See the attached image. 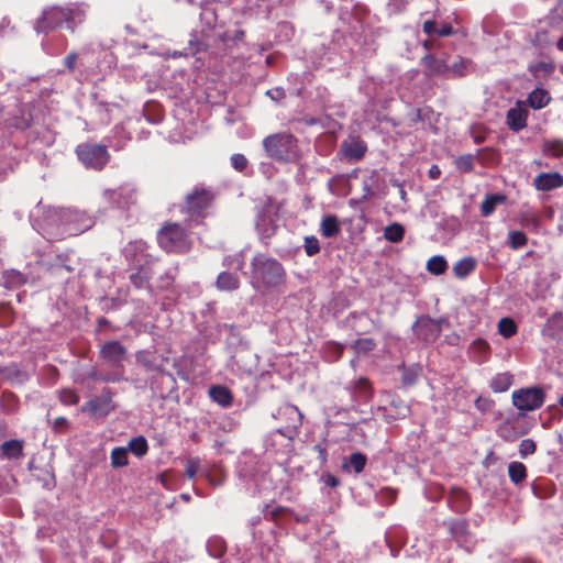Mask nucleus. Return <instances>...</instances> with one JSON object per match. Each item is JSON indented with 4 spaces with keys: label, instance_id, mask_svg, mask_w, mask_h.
Masks as SVG:
<instances>
[{
    "label": "nucleus",
    "instance_id": "obj_37",
    "mask_svg": "<svg viewBox=\"0 0 563 563\" xmlns=\"http://www.w3.org/2000/svg\"><path fill=\"white\" fill-rule=\"evenodd\" d=\"M0 375L10 382H22L26 377L15 364L0 366Z\"/></svg>",
    "mask_w": 563,
    "mask_h": 563
},
{
    "label": "nucleus",
    "instance_id": "obj_4",
    "mask_svg": "<svg viewBox=\"0 0 563 563\" xmlns=\"http://www.w3.org/2000/svg\"><path fill=\"white\" fill-rule=\"evenodd\" d=\"M214 198V192L206 187H195L185 196L180 212L187 217L188 227L202 223Z\"/></svg>",
    "mask_w": 563,
    "mask_h": 563
},
{
    "label": "nucleus",
    "instance_id": "obj_20",
    "mask_svg": "<svg viewBox=\"0 0 563 563\" xmlns=\"http://www.w3.org/2000/svg\"><path fill=\"white\" fill-rule=\"evenodd\" d=\"M543 333L551 339H556L563 333V312L556 311L551 314L543 328Z\"/></svg>",
    "mask_w": 563,
    "mask_h": 563
},
{
    "label": "nucleus",
    "instance_id": "obj_61",
    "mask_svg": "<svg viewBox=\"0 0 563 563\" xmlns=\"http://www.w3.org/2000/svg\"><path fill=\"white\" fill-rule=\"evenodd\" d=\"M266 95L274 101L282 100L286 97L285 90L282 87H276L266 91Z\"/></svg>",
    "mask_w": 563,
    "mask_h": 563
},
{
    "label": "nucleus",
    "instance_id": "obj_33",
    "mask_svg": "<svg viewBox=\"0 0 563 563\" xmlns=\"http://www.w3.org/2000/svg\"><path fill=\"white\" fill-rule=\"evenodd\" d=\"M405 229L400 223H391L384 230V238L393 243H398L404 240Z\"/></svg>",
    "mask_w": 563,
    "mask_h": 563
},
{
    "label": "nucleus",
    "instance_id": "obj_55",
    "mask_svg": "<svg viewBox=\"0 0 563 563\" xmlns=\"http://www.w3.org/2000/svg\"><path fill=\"white\" fill-rule=\"evenodd\" d=\"M419 373L416 368H406L401 376V382L406 386L413 385L418 379Z\"/></svg>",
    "mask_w": 563,
    "mask_h": 563
},
{
    "label": "nucleus",
    "instance_id": "obj_5",
    "mask_svg": "<svg viewBox=\"0 0 563 563\" xmlns=\"http://www.w3.org/2000/svg\"><path fill=\"white\" fill-rule=\"evenodd\" d=\"M263 147L267 156L277 162L288 163L297 158L298 141L290 133L280 132L266 136Z\"/></svg>",
    "mask_w": 563,
    "mask_h": 563
},
{
    "label": "nucleus",
    "instance_id": "obj_23",
    "mask_svg": "<svg viewBox=\"0 0 563 563\" xmlns=\"http://www.w3.org/2000/svg\"><path fill=\"white\" fill-rule=\"evenodd\" d=\"M444 525L448 526L451 537L456 542L466 541L468 536V523L465 519H452L444 522Z\"/></svg>",
    "mask_w": 563,
    "mask_h": 563
},
{
    "label": "nucleus",
    "instance_id": "obj_45",
    "mask_svg": "<svg viewBox=\"0 0 563 563\" xmlns=\"http://www.w3.org/2000/svg\"><path fill=\"white\" fill-rule=\"evenodd\" d=\"M58 399L65 406H74L79 402V395L70 388H64L58 391Z\"/></svg>",
    "mask_w": 563,
    "mask_h": 563
},
{
    "label": "nucleus",
    "instance_id": "obj_11",
    "mask_svg": "<svg viewBox=\"0 0 563 563\" xmlns=\"http://www.w3.org/2000/svg\"><path fill=\"white\" fill-rule=\"evenodd\" d=\"M126 354V347L117 340L106 342L100 349V357L114 367H123Z\"/></svg>",
    "mask_w": 563,
    "mask_h": 563
},
{
    "label": "nucleus",
    "instance_id": "obj_7",
    "mask_svg": "<svg viewBox=\"0 0 563 563\" xmlns=\"http://www.w3.org/2000/svg\"><path fill=\"white\" fill-rule=\"evenodd\" d=\"M109 203L123 211H131L140 206V190L132 185H122L104 192Z\"/></svg>",
    "mask_w": 563,
    "mask_h": 563
},
{
    "label": "nucleus",
    "instance_id": "obj_43",
    "mask_svg": "<svg viewBox=\"0 0 563 563\" xmlns=\"http://www.w3.org/2000/svg\"><path fill=\"white\" fill-rule=\"evenodd\" d=\"M355 391L360 397L369 399L373 396L372 383L365 377L358 378V380L355 383Z\"/></svg>",
    "mask_w": 563,
    "mask_h": 563
},
{
    "label": "nucleus",
    "instance_id": "obj_50",
    "mask_svg": "<svg viewBox=\"0 0 563 563\" xmlns=\"http://www.w3.org/2000/svg\"><path fill=\"white\" fill-rule=\"evenodd\" d=\"M303 247L308 256H313L320 252L319 240L314 235L306 236Z\"/></svg>",
    "mask_w": 563,
    "mask_h": 563
},
{
    "label": "nucleus",
    "instance_id": "obj_57",
    "mask_svg": "<svg viewBox=\"0 0 563 563\" xmlns=\"http://www.w3.org/2000/svg\"><path fill=\"white\" fill-rule=\"evenodd\" d=\"M90 377L93 379H98V380H102V382H107V383H118L123 379V376L120 373H113V374L99 376L96 372H93L90 374Z\"/></svg>",
    "mask_w": 563,
    "mask_h": 563
},
{
    "label": "nucleus",
    "instance_id": "obj_51",
    "mask_svg": "<svg viewBox=\"0 0 563 563\" xmlns=\"http://www.w3.org/2000/svg\"><path fill=\"white\" fill-rule=\"evenodd\" d=\"M200 468V460L198 457H189L186 461L185 474L189 479L196 477Z\"/></svg>",
    "mask_w": 563,
    "mask_h": 563
},
{
    "label": "nucleus",
    "instance_id": "obj_40",
    "mask_svg": "<svg viewBox=\"0 0 563 563\" xmlns=\"http://www.w3.org/2000/svg\"><path fill=\"white\" fill-rule=\"evenodd\" d=\"M518 331V327L516 322L510 318H503L498 322V332L504 338H511L514 336Z\"/></svg>",
    "mask_w": 563,
    "mask_h": 563
},
{
    "label": "nucleus",
    "instance_id": "obj_2",
    "mask_svg": "<svg viewBox=\"0 0 563 563\" xmlns=\"http://www.w3.org/2000/svg\"><path fill=\"white\" fill-rule=\"evenodd\" d=\"M251 273L253 288L262 292L277 290L284 285L286 278L282 263L264 253H258L252 258Z\"/></svg>",
    "mask_w": 563,
    "mask_h": 563
},
{
    "label": "nucleus",
    "instance_id": "obj_38",
    "mask_svg": "<svg viewBox=\"0 0 563 563\" xmlns=\"http://www.w3.org/2000/svg\"><path fill=\"white\" fill-rule=\"evenodd\" d=\"M454 165L462 173H471L474 170L475 156L472 154H463L455 158Z\"/></svg>",
    "mask_w": 563,
    "mask_h": 563
},
{
    "label": "nucleus",
    "instance_id": "obj_49",
    "mask_svg": "<svg viewBox=\"0 0 563 563\" xmlns=\"http://www.w3.org/2000/svg\"><path fill=\"white\" fill-rule=\"evenodd\" d=\"M106 405H107V401H104V400H102L100 398H95V399H91V400L87 401L81 407V411L82 412H89L90 415H97L101 410H103Z\"/></svg>",
    "mask_w": 563,
    "mask_h": 563
},
{
    "label": "nucleus",
    "instance_id": "obj_46",
    "mask_svg": "<svg viewBox=\"0 0 563 563\" xmlns=\"http://www.w3.org/2000/svg\"><path fill=\"white\" fill-rule=\"evenodd\" d=\"M150 278V274L145 272L143 268H141L137 272L130 275V283L136 289H142L148 284Z\"/></svg>",
    "mask_w": 563,
    "mask_h": 563
},
{
    "label": "nucleus",
    "instance_id": "obj_6",
    "mask_svg": "<svg viewBox=\"0 0 563 563\" xmlns=\"http://www.w3.org/2000/svg\"><path fill=\"white\" fill-rule=\"evenodd\" d=\"M78 159L87 168L101 170L108 164L110 154L104 145L81 143L75 148Z\"/></svg>",
    "mask_w": 563,
    "mask_h": 563
},
{
    "label": "nucleus",
    "instance_id": "obj_26",
    "mask_svg": "<svg viewBox=\"0 0 563 563\" xmlns=\"http://www.w3.org/2000/svg\"><path fill=\"white\" fill-rule=\"evenodd\" d=\"M550 100L551 98L549 92L542 88H536L532 90L527 99L529 106L536 110L547 107Z\"/></svg>",
    "mask_w": 563,
    "mask_h": 563
},
{
    "label": "nucleus",
    "instance_id": "obj_63",
    "mask_svg": "<svg viewBox=\"0 0 563 563\" xmlns=\"http://www.w3.org/2000/svg\"><path fill=\"white\" fill-rule=\"evenodd\" d=\"M288 511V508L286 507H283V506H278L276 508H274L271 514H269V517H271V520L273 521H277L279 519V517L284 514Z\"/></svg>",
    "mask_w": 563,
    "mask_h": 563
},
{
    "label": "nucleus",
    "instance_id": "obj_59",
    "mask_svg": "<svg viewBox=\"0 0 563 563\" xmlns=\"http://www.w3.org/2000/svg\"><path fill=\"white\" fill-rule=\"evenodd\" d=\"M313 451L318 454V460L321 465L325 464L328 461V451L327 446L322 443H317L313 446Z\"/></svg>",
    "mask_w": 563,
    "mask_h": 563
},
{
    "label": "nucleus",
    "instance_id": "obj_19",
    "mask_svg": "<svg viewBox=\"0 0 563 563\" xmlns=\"http://www.w3.org/2000/svg\"><path fill=\"white\" fill-rule=\"evenodd\" d=\"M209 397L212 401L217 402L223 408L231 407L233 404V396L227 386L214 385L209 388Z\"/></svg>",
    "mask_w": 563,
    "mask_h": 563
},
{
    "label": "nucleus",
    "instance_id": "obj_8",
    "mask_svg": "<svg viewBox=\"0 0 563 563\" xmlns=\"http://www.w3.org/2000/svg\"><path fill=\"white\" fill-rule=\"evenodd\" d=\"M545 399L541 387H527L512 393V404L521 411H532L540 408Z\"/></svg>",
    "mask_w": 563,
    "mask_h": 563
},
{
    "label": "nucleus",
    "instance_id": "obj_1",
    "mask_svg": "<svg viewBox=\"0 0 563 563\" xmlns=\"http://www.w3.org/2000/svg\"><path fill=\"white\" fill-rule=\"evenodd\" d=\"M89 11L90 5L86 2H70L65 5L48 7L37 19L35 30L38 33L48 34L65 27L74 34L77 27L87 21Z\"/></svg>",
    "mask_w": 563,
    "mask_h": 563
},
{
    "label": "nucleus",
    "instance_id": "obj_10",
    "mask_svg": "<svg viewBox=\"0 0 563 563\" xmlns=\"http://www.w3.org/2000/svg\"><path fill=\"white\" fill-rule=\"evenodd\" d=\"M420 65L424 68L423 74L426 77L450 78L448 56L437 57L431 53H427L420 58Z\"/></svg>",
    "mask_w": 563,
    "mask_h": 563
},
{
    "label": "nucleus",
    "instance_id": "obj_35",
    "mask_svg": "<svg viewBox=\"0 0 563 563\" xmlns=\"http://www.w3.org/2000/svg\"><path fill=\"white\" fill-rule=\"evenodd\" d=\"M111 466L114 468L123 467L129 464L128 449L124 446H117L110 453Z\"/></svg>",
    "mask_w": 563,
    "mask_h": 563
},
{
    "label": "nucleus",
    "instance_id": "obj_30",
    "mask_svg": "<svg viewBox=\"0 0 563 563\" xmlns=\"http://www.w3.org/2000/svg\"><path fill=\"white\" fill-rule=\"evenodd\" d=\"M511 385L512 375L509 373H499L495 375L489 383V387L494 393H505Z\"/></svg>",
    "mask_w": 563,
    "mask_h": 563
},
{
    "label": "nucleus",
    "instance_id": "obj_32",
    "mask_svg": "<svg viewBox=\"0 0 563 563\" xmlns=\"http://www.w3.org/2000/svg\"><path fill=\"white\" fill-rule=\"evenodd\" d=\"M427 271L435 276L442 275L448 269V262L442 255H434L427 262Z\"/></svg>",
    "mask_w": 563,
    "mask_h": 563
},
{
    "label": "nucleus",
    "instance_id": "obj_58",
    "mask_svg": "<svg viewBox=\"0 0 563 563\" xmlns=\"http://www.w3.org/2000/svg\"><path fill=\"white\" fill-rule=\"evenodd\" d=\"M77 59L78 54L76 52H70L65 56L63 63L69 71H74L76 68Z\"/></svg>",
    "mask_w": 563,
    "mask_h": 563
},
{
    "label": "nucleus",
    "instance_id": "obj_47",
    "mask_svg": "<svg viewBox=\"0 0 563 563\" xmlns=\"http://www.w3.org/2000/svg\"><path fill=\"white\" fill-rule=\"evenodd\" d=\"M543 151L544 153H548L553 157H561L563 156V141H545L543 145Z\"/></svg>",
    "mask_w": 563,
    "mask_h": 563
},
{
    "label": "nucleus",
    "instance_id": "obj_52",
    "mask_svg": "<svg viewBox=\"0 0 563 563\" xmlns=\"http://www.w3.org/2000/svg\"><path fill=\"white\" fill-rule=\"evenodd\" d=\"M537 444L532 439H523L519 444V453L521 457H527L536 452Z\"/></svg>",
    "mask_w": 563,
    "mask_h": 563
},
{
    "label": "nucleus",
    "instance_id": "obj_62",
    "mask_svg": "<svg viewBox=\"0 0 563 563\" xmlns=\"http://www.w3.org/2000/svg\"><path fill=\"white\" fill-rule=\"evenodd\" d=\"M498 434L503 439H505L507 441H514L515 440V437H510V434H509V424L508 423H505V424L499 427Z\"/></svg>",
    "mask_w": 563,
    "mask_h": 563
},
{
    "label": "nucleus",
    "instance_id": "obj_54",
    "mask_svg": "<svg viewBox=\"0 0 563 563\" xmlns=\"http://www.w3.org/2000/svg\"><path fill=\"white\" fill-rule=\"evenodd\" d=\"M230 161H231L232 167L240 173L243 172L247 167V164H249L247 158L243 154H240V153L233 154L231 156Z\"/></svg>",
    "mask_w": 563,
    "mask_h": 563
},
{
    "label": "nucleus",
    "instance_id": "obj_18",
    "mask_svg": "<svg viewBox=\"0 0 563 563\" xmlns=\"http://www.w3.org/2000/svg\"><path fill=\"white\" fill-rule=\"evenodd\" d=\"M468 353L473 362L482 364L486 362L490 354V346L484 339H476L468 347Z\"/></svg>",
    "mask_w": 563,
    "mask_h": 563
},
{
    "label": "nucleus",
    "instance_id": "obj_27",
    "mask_svg": "<svg viewBox=\"0 0 563 563\" xmlns=\"http://www.w3.org/2000/svg\"><path fill=\"white\" fill-rule=\"evenodd\" d=\"M472 64L471 59L457 56L452 64H449L450 78H462L466 76Z\"/></svg>",
    "mask_w": 563,
    "mask_h": 563
},
{
    "label": "nucleus",
    "instance_id": "obj_39",
    "mask_svg": "<svg viewBox=\"0 0 563 563\" xmlns=\"http://www.w3.org/2000/svg\"><path fill=\"white\" fill-rule=\"evenodd\" d=\"M376 342L372 338H361L357 339L353 344L352 349L355 351L356 354H367L375 350Z\"/></svg>",
    "mask_w": 563,
    "mask_h": 563
},
{
    "label": "nucleus",
    "instance_id": "obj_48",
    "mask_svg": "<svg viewBox=\"0 0 563 563\" xmlns=\"http://www.w3.org/2000/svg\"><path fill=\"white\" fill-rule=\"evenodd\" d=\"M479 162L484 166L494 165L498 162V155L490 148H481L477 151Z\"/></svg>",
    "mask_w": 563,
    "mask_h": 563
},
{
    "label": "nucleus",
    "instance_id": "obj_16",
    "mask_svg": "<svg viewBox=\"0 0 563 563\" xmlns=\"http://www.w3.org/2000/svg\"><path fill=\"white\" fill-rule=\"evenodd\" d=\"M24 441L13 439L4 441L0 445V459L1 460H20L23 457Z\"/></svg>",
    "mask_w": 563,
    "mask_h": 563
},
{
    "label": "nucleus",
    "instance_id": "obj_17",
    "mask_svg": "<svg viewBox=\"0 0 563 563\" xmlns=\"http://www.w3.org/2000/svg\"><path fill=\"white\" fill-rule=\"evenodd\" d=\"M528 111L521 107L510 108L507 112V124L510 130L519 132L527 125Z\"/></svg>",
    "mask_w": 563,
    "mask_h": 563
},
{
    "label": "nucleus",
    "instance_id": "obj_9",
    "mask_svg": "<svg viewBox=\"0 0 563 563\" xmlns=\"http://www.w3.org/2000/svg\"><path fill=\"white\" fill-rule=\"evenodd\" d=\"M412 331L419 340L432 343L442 332L441 321H437L429 316H421L412 324Z\"/></svg>",
    "mask_w": 563,
    "mask_h": 563
},
{
    "label": "nucleus",
    "instance_id": "obj_56",
    "mask_svg": "<svg viewBox=\"0 0 563 563\" xmlns=\"http://www.w3.org/2000/svg\"><path fill=\"white\" fill-rule=\"evenodd\" d=\"M208 548H209L211 555L214 558H220L225 552V548L221 540H214V541L209 542Z\"/></svg>",
    "mask_w": 563,
    "mask_h": 563
},
{
    "label": "nucleus",
    "instance_id": "obj_22",
    "mask_svg": "<svg viewBox=\"0 0 563 563\" xmlns=\"http://www.w3.org/2000/svg\"><path fill=\"white\" fill-rule=\"evenodd\" d=\"M240 285L238 275L230 272H221L216 280V287L220 291H235Z\"/></svg>",
    "mask_w": 563,
    "mask_h": 563
},
{
    "label": "nucleus",
    "instance_id": "obj_31",
    "mask_svg": "<svg viewBox=\"0 0 563 563\" xmlns=\"http://www.w3.org/2000/svg\"><path fill=\"white\" fill-rule=\"evenodd\" d=\"M126 449L135 456L143 457L148 452V443L145 437L139 435L129 441Z\"/></svg>",
    "mask_w": 563,
    "mask_h": 563
},
{
    "label": "nucleus",
    "instance_id": "obj_53",
    "mask_svg": "<svg viewBox=\"0 0 563 563\" xmlns=\"http://www.w3.org/2000/svg\"><path fill=\"white\" fill-rule=\"evenodd\" d=\"M529 69L534 76H538L540 73H543L544 75H550L554 71L555 66L552 63L539 62L536 65L531 66Z\"/></svg>",
    "mask_w": 563,
    "mask_h": 563
},
{
    "label": "nucleus",
    "instance_id": "obj_15",
    "mask_svg": "<svg viewBox=\"0 0 563 563\" xmlns=\"http://www.w3.org/2000/svg\"><path fill=\"white\" fill-rule=\"evenodd\" d=\"M385 421L391 422L408 417L410 415V407L400 397L394 396L389 402V409L385 408Z\"/></svg>",
    "mask_w": 563,
    "mask_h": 563
},
{
    "label": "nucleus",
    "instance_id": "obj_41",
    "mask_svg": "<svg viewBox=\"0 0 563 563\" xmlns=\"http://www.w3.org/2000/svg\"><path fill=\"white\" fill-rule=\"evenodd\" d=\"M507 243L511 250H519L527 245L528 238L522 231H510Z\"/></svg>",
    "mask_w": 563,
    "mask_h": 563
},
{
    "label": "nucleus",
    "instance_id": "obj_28",
    "mask_svg": "<svg viewBox=\"0 0 563 563\" xmlns=\"http://www.w3.org/2000/svg\"><path fill=\"white\" fill-rule=\"evenodd\" d=\"M506 201V196L503 194L487 195L481 203V213L484 217L490 216L498 205Z\"/></svg>",
    "mask_w": 563,
    "mask_h": 563
},
{
    "label": "nucleus",
    "instance_id": "obj_36",
    "mask_svg": "<svg viewBox=\"0 0 563 563\" xmlns=\"http://www.w3.org/2000/svg\"><path fill=\"white\" fill-rule=\"evenodd\" d=\"M5 123L9 128L25 130L31 126L32 115L30 113L21 112L20 115L9 118Z\"/></svg>",
    "mask_w": 563,
    "mask_h": 563
},
{
    "label": "nucleus",
    "instance_id": "obj_24",
    "mask_svg": "<svg viewBox=\"0 0 563 563\" xmlns=\"http://www.w3.org/2000/svg\"><path fill=\"white\" fill-rule=\"evenodd\" d=\"M476 260L472 256H466L457 261L453 265L452 271L456 278L464 279L476 269Z\"/></svg>",
    "mask_w": 563,
    "mask_h": 563
},
{
    "label": "nucleus",
    "instance_id": "obj_3",
    "mask_svg": "<svg viewBox=\"0 0 563 563\" xmlns=\"http://www.w3.org/2000/svg\"><path fill=\"white\" fill-rule=\"evenodd\" d=\"M156 238L159 247L166 253L186 254L194 245L190 232L178 222H165Z\"/></svg>",
    "mask_w": 563,
    "mask_h": 563
},
{
    "label": "nucleus",
    "instance_id": "obj_14",
    "mask_svg": "<svg viewBox=\"0 0 563 563\" xmlns=\"http://www.w3.org/2000/svg\"><path fill=\"white\" fill-rule=\"evenodd\" d=\"M533 186L538 191H551L563 187V176L558 173H541L533 179Z\"/></svg>",
    "mask_w": 563,
    "mask_h": 563
},
{
    "label": "nucleus",
    "instance_id": "obj_29",
    "mask_svg": "<svg viewBox=\"0 0 563 563\" xmlns=\"http://www.w3.org/2000/svg\"><path fill=\"white\" fill-rule=\"evenodd\" d=\"M0 409L7 413H15L19 409V398L15 394L4 390L0 396Z\"/></svg>",
    "mask_w": 563,
    "mask_h": 563
},
{
    "label": "nucleus",
    "instance_id": "obj_21",
    "mask_svg": "<svg viewBox=\"0 0 563 563\" xmlns=\"http://www.w3.org/2000/svg\"><path fill=\"white\" fill-rule=\"evenodd\" d=\"M341 232V223L335 214H327L321 219L320 233L323 238H335Z\"/></svg>",
    "mask_w": 563,
    "mask_h": 563
},
{
    "label": "nucleus",
    "instance_id": "obj_44",
    "mask_svg": "<svg viewBox=\"0 0 563 563\" xmlns=\"http://www.w3.org/2000/svg\"><path fill=\"white\" fill-rule=\"evenodd\" d=\"M137 362L147 371H159L161 366L156 364L155 357L148 352L141 351L136 354Z\"/></svg>",
    "mask_w": 563,
    "mask_h": 563
},
{
    "label": "nucleus",
    "instance_id": "obj_60",
    "mask_svg": "<svg viewBox=\"0 0 563 563\" xmlns=\"http://www.w3.org/2000/svg\"><path fill=\"white\" fill-rule=\"evenodd\" d=\"M0 314L3 316L4 320L1 324L10 323L13 320V310L9 305L1 303L0 305Z\"/></svg>",
    "mask_w": 563,
    "mask_h": 563
},
{
    "label": "nucleus",
    "instance_id": "obj_42",
    "mask_svg": "<svg viewBox=\"0 0 563 563\" xmlns=\"http://www.w3.org/2000/svg\"><path fill=\"white\" fill-rule=\"evenodd\" d=\"M367 463V456L361 452H354L349 456V466L353 468L356 474L364 471Z\"/></svg>",
    "mask_w": 563,
    "mask_h": 563
},
{
    "label": "nucleus",
    "instance_id": "obj_64",
    "mask_svg": "<svg viewBox=\"0 0 563 563\" xmlns=\"http://www.w3.org/2000/svg\"><path fill=\"white\" fill-rule=\"evenodd\" d=\"M324 484L327 486H330V487H336L340 485V479L332 475V474H328L325 477H324Z\"/></svg>",
    "mask_w": 563,
    "mask_h": 563
},
{
    "label": "nucleus",
    "instance_id": "obj_13",
    "mask_svg": "<svg viewBox=\"0 0 563 563\" xmlns=\"http://www.w3.org/2000/svg\"><path fill=\"white\" fill-rule=\"evenodd\" d=\"M448 506L456 514H465L471 508V497L465 489L452 487L448 497Z\"/></svg>",
    "mask_w": 563,
    "mask_h": 563
},
{
    "label": "nucleus",
    "instance_id": "obj_25",
    "mask_svg": "<svg viewBox=\"0 0 563 563\" xmlns=\"http://www.w3.org/2000/svg\"><path fill=\"white\" fill-rule=\"evenodd\" d=\"M423 32L429 35H438L440 37L451 36L454 33V29L451 24L444 23L442 25H438L434 20H426L422 25Z\"/></svg>",
    "mask_w": 563,
    "mask_h": 563
},
{
    "label": "nucleus",
    "instance_id": "obj_34",
    "mask_svg": "<svg viewBox=\"0 0 563 563\" xmlns=\"http://www.w3.org/2000/svg\"><path fill=\"white\" fill-rule=\"evenodd\" d=\"M508 475L514 484H520L527 477V468L521 462H511L508 465Z\"/></svg>",
    "mask_w": 563,
    "mask_h": 563
},
{
    "label": "nucleus",
    "instance_id": "obj_12",
    "mask_svg": "<svg viewBox=\"0 0 563 563\" xmlns=\"http://www.w3.org/2000/svg\"><path fill=\"white\" fill-rule=\"evenodd\" d=\"M340 152L349 163H355L365 156L367 152V145L363 140L356 137L350 142H342L340 145Z\"/></svg>",
    "mask_w": 563,
    "mask_h": 563
}]
</instances>
